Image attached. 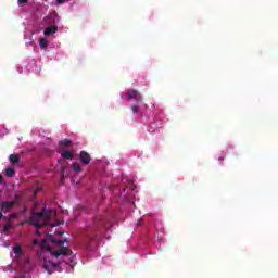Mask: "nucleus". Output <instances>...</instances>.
Returning <instances> with one entry per match:
<instances>
[{"mask_svg": "<svg viewBox=\"0 0 278 278\" xmlns=\"http://www.w3.org/2000/svg\"><path fill=\"white\" fill-rule=\"evenodd\" d=\"M55 216V211L51 208H43L40 213H33L28 219V225H34L37 230V235H40V229L45 225H49V222Z\"/></svg>", "mask_w": 278, "mask_h": 278, "instance_id": "nucleus-3", "label": "nucleus"}, {"mask_svg": "<svg viewBox=\"0 0 278 278\" xmlns=\"http://www.w3.org/2000/svg\"><path fill=\"white\" fill-rule=\"evenodd\" d=\"M64 232H55V236H62Z\"/></svg>", "mask_w": 278, "mask_h": 278, "instance_id": "nucleus-23", "label": "nucleus"}, {"mask_svg": "<svg viewBox=\"0 0 278 278\" xmlns=\"http://www.w3.org/2000/svg\"><path fill=\"white\" fill-rule=\"evenodd\" d=\"M72 170H74V173H81L84 169L81 168V165L79 163H74L72 165Z\"/></svg>", "mask_w": 278, "mask_h": 278, "instance_id": "nucleus-15", "label": "nucleus"}, {"mask_svg": "<svg viewBox=\"0 0 278 278\" xmlns=\"http://www.w3.org/2000/svg\"><path fill=\"white\" fill-rule=\"evenodd\" d=\"M28 71L38 73V66H36V61H33L31 65L28 66Z\"/></svg>", "mask_w": 278, "mask_h": 278, "instance_id": "nucleus-16", "label": "nucleus"}, {"mask_svg": "<svg viewBox=\"0 0 278 278\" xmlns=\"http://www.w3.org/2000/svg\"><path fill=\"white\" fill-rule=\"evenodd\" d=\"M43 21L47 23V25H58V23H60V16H58V13L52 12L46 16Z\"/></svg>", "mask_w": 278, "mask_h": 278, "instance_id": "nucleus-6", "label": "nucleus"}, {"mask_svg": "<svg viewBox=\"0 0 278 278\" xmlns=\"http://www.w3.org/2000/svg\"><path fill=\"white\" fill-rule=\"evenodd\" d=\"M39 48L42 51H47V49H49V40H47V38H40L39 39Z\"/></svg>", "mask_w": 278, "mask_h": 278, "instance_id": "nucleus-10", "label": "nucleus"}, {"mask_svg": "<svg viewBox=\"0 0 278 278\" xmlns=\"http://www.w3.org/2000/svg\"><path fill=\"white\" fill-rule=\"evenodd\" d=\"M9 161L11 164H18V162H21V156H18V154H11Z\"/></svg>", "mask_w": 278, "mask_h": 278, "instance_id": "nucleus-12", "label": "nucleus"}, {"mask_svg": "<svg viewBox=\"0 0 278 278\" xmlns=\"http://www.w3.org/2000/svg\"><path fill=\"white\" fill-rule=\"evenodd\" d=\"M5 177H14L16 175V172L12 167H8L4 169Z\"/></svg>", "mask_w": 278, "mask_h": 278, "instance_id": "nucleus-13", "label": "nucleus"}, {"mask_svg": "<svg viewBox=\"0 0 278 278\" xmlns=\"http://www.w3.org/2000/svg\"><path fill=\"white\" fill-rule=\"evenodd\" d=\"M15 202H2L1 203V212H0V225H2V228H0L1 233H8L12 227V224L10 220L14 218V214L9 215V217L3 216V214H8L14 207Z\"/></svg>", "mask_w": 278, "mask_h": 278, "instance_id": "nucleus-4", "label": "nucleus"}, {"mask_svg": "<svg viewBox=\"0 0 278 278\" xmlns=\"http://www.w3.org/2000/svg\"><path fill=\"white\" fill-rule=\"evenodd\" d=\"M10 256L14 262L17 263L16 266V277L17 278H34L31 276V271L34 270L35 264L31 262V258L29 257V254L21 244H15L13 247L12 252L10 253Z\"/></svg>", "mask_w": 278, "mask_h": 278, "instance_id": "nucleus-2", "label": "nucleus"}, {"mask_svg": "<svg viewBox=\"0 0 278 278\" xmlns=\"http://www.w3.org/2000/svg\"><path fill=\"white\" fill-rule=\"evenodd\" d=\"M61 156L63 157V160H73V151L65 150L61 152Z\"/></svg>", "mask_w": 278, "mask_h": 278, "instance_id": "nucleus-11", "label": "nucleus"}, {"mask_svg": "<svg viewBox=\"0 0 278 278\" xmlns=\"http://www.w3.org/2000/svg\"><path fill=\"white\" fill-rule=\"evenodd\" d=\"M0 242H1V238H0Z\"/></svg>", "mask_w": 278, "mask_h": 278, "instance_id": "nucleus-25", "label": "nucleus"}, {"mask_svg": "<svg viewBox=\"0 0 278 278\" xmlns=\"http://www.w3.org/2000/svg\"><path fill=\"white\" fill-rule=\"evenodd\" d=\"M58 31V26L53 25V26H49L48 28L45 29L43 31V36H53V34H55Z\"/></svg>", "mask_w": 278, "mask_h": 278, "instance_id": "nucleus-9", "label": "nucleus"}, {"mask_svg": "<svg viewBox=\"0 0 278 278\" xmlns=\"http://www.w3.org/2000/svg\"><path fill=\"white\" fill-rule=\"evenodd\" d=\"M33 247H38L41 251H45L42 271L47 275L62 273L68 268V264L75 262V254L68 249V239H58L53 237L51 231L47 232L43 240L35 239Z\"/></svg>", "mask_w": 278, "mask_h": 278, "instance_id": "nucleus-1", "label": "nucleus"}, {"mask_svg": "<svg viewBox=\"0 0 278 278\" xmlns=\"http://www.w3.org/2000/svg\"><path fill=\"white\" fill-rule=\"evenodd\" d=\"M219 160H223V157H219Z\"/></svg>", "mask_w": 278, "mask_h": 278, "instance_id": "nucleus-24", "label": "nucleus"}, {"mask_svg": "<svg viewBox=\"0 0 278 278\" xmlns=\"http://www.w3.org/2000/svg\"><path fill=\"white\" fill-rule=\"evenodd\" d=\"M121 97L126 101H129L131 99H134L138 103H141L142 101V94H140L138 90H127L126 92H122Z\"/></svg>", "mask_w": 278, "mask_h": 278, "instance_id": "nucleus-5", "label": "nucleus"}, {"mask_svg": "<svg viewBox=\"0 0 278 278\" xmlns=\"http://www.w3.org/2000/svg\"><path fill=\"white\" fill-rule=\"evenodd\" d=\"M66 2V0H56V3H59V4H62V3H65Z\"/></svg>", "mask_w": 278, "mask_h": 278, "instance_id": "nucleus-21", "label": "nucleus"}, {"mask_svg": "<svg viewBox=\"0 0 278 278\" xmlns=\"http://www.w3.org/2000/svg\"><path fill=\"white\" fill-rule=\"evenodd\" d=\"M132 114H138L139 116H142V111L140 110L139 104H134L131 106Z\"/></svg>", "mask_w": 278, "mask_h": 278, "instance_id": "nucleus-14", "label": "nucleus"}, {"mask_svg": "<svg viewBox=\"0 0 278 278\" xmlns=\"http://www.w3.org/2000/svg\"><path fill=\"white\" fill-rule=\"evenodd\" d=\"M85 247L88 249V251H94V249H97V239L89 237L86 240Z\"/></svg>", "mask_w": 278, "mask_h": 278, "instance_id": "nucleus-8", "label": "nucleus"}, {"mask_svg": "<svg viewBox=\"0 0 278 278\" xmlns=\"http://www.w3.org/2000/svg\"><path fill=\"white\" fill-rule=\"evenodd\" d=\"M0 184H3V175L0 174Z\"/></svg>", "mask_w": 278, "mask_h": 278, "instance_id": "nucleus-22", "label": "nucleus"}, {"mask_svg": "<svg viewBox=\"0 0 278 278\" xmlns=\"http://www.w3.org/2000/svg\"><path fill=\"white\" fill-rule=\"evenodd\" d=\"M59 224H51L49 225V229H53V227H58Z\"/></svg>", "mask_w": 278, "mask_h": 278, "instance_id": "nucleus-20", "label": "nucleus"}, {"mask_svg": "<svg viewBox=\"0 0 278 278\" xmlns=\"http://www.w3.org/2000/svg\"><path fill=\"white\" fill-rule=\"evenodd\" d=\"M61 147H71V144H73V142L68 139L62 140L60 141Z\"/></svg>", "mask_w": 278, "mask_h": 278, "instance_id": "nucleus-17", "label": "nucleus"}, {"mask_svg": "<svg viewBox=\"0 0 278 278\" xmlns=\"http://www.w3.org/2000/svg\"><path fill=\"white\" fill-rule=\"evenodd\" d=\"M61 175H62V177H66V168L65 167H62Z\"/></svg>", "mask_w": 278, "mask_h": 278, "instance_id": "nucleus-18", "label": "nucleus"}, {"mask_svg": "<svg viewBox=\"0 0 278 278\" xmlns=\"http://www.w3.org/2000/svg\"><path fill=\"white\" fill-rule=\"evenodd\" d=\"M79 157H80V162H81V164H85V166H88V164H90V162H91V157H90V154L88 153V152H86V151H81L80 153H79Z\"/></svg>", "mask_w": 278, "mask_h": 278, "instance_id": "nucleus-7", "label": "nucleus"}, {"mask_svg": "<svg viewBox=\"0 0 278 278\" xmlns=\"http://www.w3.org/2000/svg\"><path fill=\"white\" fill-rule=\"evenodd\" d=\"M26 2H27V0H17L18 5H23Z\"/></svg>", "mask_w": 278, "mask_h": 278, "instance_id": "nucleus-19", "label": "nucleus"}]
</instances>
